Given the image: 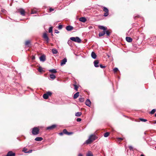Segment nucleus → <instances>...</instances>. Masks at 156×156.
Masks as SVG:
<instances>
[{"label": "nucleus", "instance_id": "nucleus-45", "mask_svg": "<svg viewBox=\"0 0 156 156\" xmlns=\"http://www.w3.org/2000/svg\"><path fill=\"white\" fill-rule=\"evenodd\" d=\"M54 9H52V8H50L49 9V11L50 12H51L52 11H54Z\"/></svg>", "mask_w": 156, "mask_h": 156}, {"label": "nucleus", "instance_id": "nucleus-53", "mask_svg": "<svg viewBox=\"0 0 156 156\" xmlns=\"http://www.w3.org/2000/svg\"><path fill=\"white\" fill-rule=\"evenodd\" d=\"M150 123H151V121H150Z\"/></svg>", "mask_w": 156, "mask_h": 156}, {"label": "nucleus", "instance_id": "nucleus-16", "mask_svg": "<svg viewBox=\"0 0 156 156\" xmlns=\"http://www.w3.org/2000/svg\"><path fill=\"white\" fill-rule=\"evenodd\" d=\"M91 55L92 57L94 59H96L97 57V55L94 52H92L91 53Z\"/></svg>", "mask_w": 156, "mask_h": 156}, {"label": "nucleus", "instance_id": "nucleus-25", "mask_svg": "<svg viewBox=\"0 0 156 156\" xmlns=\"http://www.w3.org/2000/svg\"><path fill=\"white\" fill-rule=\"evenodd\" d=\"M93 154L91 153V152L89 151H88V153L87 154V156H93Z\"/></svg>", "mask_w": 156, "mask_h": 156}, {"label": "nucleus", "instance_id": "nucleus-22", "mask_svg": "<svg viewBox=\"0 0 156 156\" xmlns=\"http://www.w3.org/2000/svg\"><path fill=\"white\" fill-rule=\"evenodd\" d=\"M43 98L44 99H47L48 98V95L46 93L44 94L43 95Z\"/></svg>", "mask_w": 156, "mask_h": 156}, {"label": "nucleus", "instance_id": "nucleus-38", "mask_svg": "<svg viewBox=\"0 0 156 156\" xmlns=\"http://www.w3.org/2000/svg\"><path fill=\"white\" fill-rule=\"evenodd\" d=\"M81 120V119L80 118H78L76 119V121L78 122H80Z\"/></svg>", "mask_w": 156, "mask_h": 156}, {"label": "nucleus", "instance_id": "nucleus-5", "mask_svg": "<svg viewBox=\"0 0 156 156\" xmlns=\"http://www.w3.org/2000/svg\"><path fill=\"white\" fill-rule=\"evenodd\" d=\"M43 37L44 39L46 41V43L47 44L49 42V39L47 36V34L46 33H44L43 34Z\"/></svg>", "mask_w": 156, "mask_h": 156}, {"label": "nucleus", "instance_id": "nucleus-42", "mask_svg": "<svg viewBox=\"0 0 156 156\" xmlns=\"http://www.w3.org/2000/svg\"><path fill=\"white\" fill-rule=\"evenodd\" d=\"M27 150V149L26 148H24L23 150V151L25 153H27V152L26 151Z\"/></svg>", "mask_w": 156, "mask_h": 156}, {"label": "nucleus", "instance_id": "nucleus-41", "mask_svg": "<svg viewBox=\"0 0 156 156\" xmlns=\"http://www.w3.org/2000/svg\"><path fill=\"white\" fill-rule=\"evenodd\" d=\"M100 66L101 68H104L105 67V66H103L101 64L100 65Z\"/></svg>", "mask_w": 156, "mask_h": 156}, {"label": "nucleus", "instance_id": "nucleus-44", "mask_svg": "<svg viewBox=\"0 0 156 156\" xmlns=\"http://www.w3.org/2000/svg\"><path fill=\"white\" fill-rule=\"evenodd\" d=\"M32 151V150H30L27 152V153H31Z\"/></svg>", "mask_w": 156, "mask_h": 156}, {"label": "nucleus", "instance_id": "nucleus-49", "mask_svg": "<svg viewBox=\"0 0 156 156\" xmlns=\"http://www.w3.org/2000/svg\"><path fill=\"white\" fill-rule=\"evenodd\" d=\"M118 140H123V139H122V138H118Z\"/></svg>", "mask_w": 156, "mask_h": 156}, {"label": "nucleus", "instance_id": "nucleus-36", "mask_svg": "<svg viewBox=\"0 0 156 156\" xmlns=\"http://www.w3.org/2000/svg\"><path fill=\"white\" fill-rule=\"evenodd\" d=\"M36 12H37L36 11L34 10H32L31 11V14H34Z\"/></svg>", "mask_w": 156, "mask_h": 156}, {"label": "nucleus", "instance_id": "nucleus-52", "mask_svg": "<svg viewBox=\"0 0 156 156\" xmlns=\"http://www.w3.org/2000/svg\"><path fill=\"white\" fill-rule=\"evenodd\" d=\"M140 156H144V154H142Z\"/></svg>", "mask_w": 156, "mask_h": 156}, {"label": "nucleus", "instance_id": "nucleus-3", "mask_svg": "<svg viewBox=\"0 0 156 156\" xmlns=\"http://www.w3.org/2000/svg\"><path fill=\"white\" fill-rule=\"evenodd\" d=\"M39 129L38 127H34L32 129V133L33 135H37L39 133Z\"/></svg>", "mask_w": 156, "mask_h": 156}, {"label": "nucleus", "instance_id": "nucleus-2", "mask_svg": "<svg viewBox=\"0 0 156 156\" xmlns=\"http://www.w3.org/2000/svg\"><path fill=\"white\" fill-rule=\"evenodd\" d=\"M99 29L103 30V31L100 32L99 34V36L100 37L103 36L105 34V30H107V27L99 25L98 26Z\"/></svg>", "mask_w": 156, "mask_h": 156}, {"label": "nucleus", "instance_id": "nucleus-11", "mask_svg": "<svg viewBox=\"0 0 156 156\" xmlns=\"http://www.w3.org/2000/svg\"><path fill=\"white\" fill-rule=\"evenodd\" d=\"M73 28V27L71 26H66V30L68 31L72 30Z\"/></svg>", "mask_w": 156, "mask_h": 156}, {"label": "nucleus", "instance_id": "nucleus-40", "mask_svg": "<svg viewBox=\"0 0 156 156\" xmlns=\"http://www.w3.org/2000/svg\"><path fill=\"white\" fill-rule=\"evenodd\" d=\"M73 134V133L72 132H68V133H67V135H71Z\"/></svg>", "mask_w": 156, "mask_h": 156}, {"label": "nucleus", "instance_id": "nucleus-1", "mask_svg": "<svg viewBox=\"0 0 156 156\" xmlns=\"http://www.w3.org/2000/svg\"><path fill=\"white\" fill-rule=\"evenodd\" d=\"M96 139V137L94 135H91L89 138V139L86 140L84 143L88 144H90Z\"/></svg>", "mask_w": 156, "mask_h": 156}, {"label": "nucleus", "instance_id": "nucleus-21", "mask_svg": "<svg viewBox=\"0 0 156 156\" xmlns=\"http://www.w3.org/2000/svg\"><path fill=\"white\" fill-rule=\"evenodd\" d=\"M52 53L54 54H56L58 53L57 50L55 48H53L52 49Z\"/></svg>", "mask_w": 156, "mask_h": 156}, {"label": "nucleus", "instance_id": "nucleus-15", "mask_svg": "<svg viewBox=\"0 0 156 156\" xmlns=\"http://www.w3.org/2000/svg\"><path fill=\"white\" fill-rule=\"evenodd\" d=\"M126 40L127 42H131L133 40L130 37H126Z\"/></svg>", "mask_w": 156, "mask_h": 156}, {"label": "nucleus", "instance_id": "nucleus-29", "mask_svg": "<svg viewBox=\"0 0 156 156\" xmlns=\"http://www.w3.org/2000/svg\"><path fill=\"white\" fill-rule=\"evenodd\" d=\"M30 42L29 41H26L25 44L26 46H28V45L30 44Z\"/></svg>", "mask_w": 156, "mask_h": 156}, {"label": "nucleus", "instance_id": "nucleus-8", "mask_svg": "<svg viewBox=\"0 0 156 156\" xmlns=\"http://www.w3.org/2000/svg\"><path fill=\"white\" fill-rule=\"evenodd\" d=\"M91 103V101H90V100L89 99H87L85 102V104H86V105L89 107L90 106Z\"/></svg>", "mask_w": 156, "mask_h": 156}, {"label": "nucleus", "instance_id": "nucleus-14", "mask_svg": "<svg viewBox=\"0 0 156 156\" xmlns=\"http://www.w3.org/2000/svg\"><path fill=\"white\" fill-rule=\"evenodd\" d=\"M79 20L81 22L84 23L86 21V19L85 17H82L79 18Z\"/></svg>", "mask_w": 156, "mask_h": 156}, {"label": "nucleus", "instance_id": "nucleus-4", "mask_svg": "<svg viewBox=\"0 0 156 156\" xmlns=\"http://www.w3.org/2000/svg\"><path fill=\"white\" fill-rule=\"evenodd\" d=\"M70 39L73 41L77 42L78 43H80L81 42V39L77 37H72L70 38Z\"/></svg>", "mask_w": 156, "mask_h": 156}, {"label": "nucleus", "instance_id": "nucleus-12", "mask_svg": "<svg viewBox=\"0 0 156 156\" xmlns=\"http://www.w3.org/2000/svg\"><path fill=\"white\" fill-rule=\"evenodd\" d=\"M56 127V125H53L51 126H48L47 128V129L48 130H51L53 129L54 128Z\"/></svg>", "mask_w": 156, "mask_h": 156}, {"label": "nucleus", "instance_id": "nucleus-51", "mask_svg": "<svg viewBox=\"0 0 156 156\" xmlns=\"http://www.w3.org/2000/svg\"><path fill=\"white\" fill-rule=\"evenodd\" d=\"M153 124H155L156 123V120L155 121V122L153 123Z\"/></svg>", "mask_w": 156, "mask_h": 156}, {"label": "nucleus", "instance_id": "nucleus-48", "mask_svg": "<svg viewBox=\"0 0 156 156\" xmlns=\"http://www.w3.org/2000/svg\"><path fill=\"white\" fill-rule=\"evenodd\" d=\"M78 156H83V155L81 154H78Z\"/></svg>", "mask_w": 156, "mask_h": 156}, {"label": "nucleus", "instance_id": "nucleus-26", "mask_svg": "<svg viewBox=\"0 0 156 156\" xmlns=\"http://www.w3.org/2000/svg\"><path fill=\"white\" fill-rule=\"evenodd\" d=\"M79 101L80 102H83L84 101V99L83 98H79Z\"/></svg>", "mask_w": 156, "mask_h": 156}, {"label": "nucleus", "instance_id": "nucleus-32", "mask_svg": "<svg viewBox=\"0 0 156 156\" xmlns=\"http://www.w3.org/2000/svg\"><path fill=\"white\" fill-rule=\"evenodd\" d=\"M140 120L142 122H146L147 120V119H143V118H140Z\"/></svg>", "mask_w": 156, "mask_h": 156}, {"label": "nucleus", "instance_id": "nucleus-7", "mask_svg": "<svg viewBox=\"0 0 156 156\" xmlns=\"http://www.w3.org/2000/svg\"><path fill=\"white\" fill-rule=\"evenodd\" d=\"M18 11L22 16H24L25 15V11L24 9L20 8L18 9Z\"/></svg>", "mask_w": 156, "mask_h": 156}, {"label": "nucleus", "instance_id": "nucleus-19", "mask_svg": "<svg viewBox=\"0 0 156 156\" xmlns=\"http://www.w3.org/2000/svg\"><path fill=\"white\" fill-rule=\"evenodd\" d=\"M50 77L51 79L53 80L55 79L56 78L55 75L53 74H51L50 75Z\"/></svg>", "mask_w": 156, "mask_h": 156}, {"label": "nucleus", "instance_id": "nucleus-43", "mask_svg": "<svg viewBox=\"0 0 156 156\" xmlns=\"http://www.w3.org/2000/svg\"><path fill=\"white\" fill-rule=\"evenodd\" d=\"M129 149L130 150H132L133 149V147L131 146H129Z\"/></svg>", "mask_w": 156, "mask_h": 156}, {"label": "nucleus", "instance_id": "nucleus-10", "mask_svg": "<svg viewBox=\"0 0 156 156\" xmlns=\"http://www.w3.org/2000/svg\"><path fill=\"white\" fill-rule=\"evenodd\" d=\"M66 62H67V59L66 58H65L61 60V62L60 63V65L61 66H62V65L65 64Z\"/></svg>", "mask_w": 156, "mask_h": 156}, {"label": "nucleus", "instance_id": "nucleus-23", "mask_svg": "<svg viewBox=\"0 0 156 156\" xmlns=\"http://www.w3.org/2000/svg\"><path fill=\"white\" fill-rule=\"evenodd\" d=\"M82 115V113L81 112H77L75 114L76 116H80Z\"/></svg>", "mask_w": 156, "mask_h": 156}, {"label": "nucleus", "instance_id": "nucleus-20", "mask_svg": "<svg viewBox=\"0 0 156 156\" xmlns=\"http://www.w3.org/2000/svg\"><path fill=\"white\" fill-rule=\"evenodd\" d=\"M49 71L51 73H56L57 72L56 69H50L49 70Z\"/></svg>", "mask_w": 156, "mask_h": 156}, {"label": "nucleus", "instance_id": "nucleus-35", "mask_svg": "<svg viewBox=\"0 0 156 156\" xmlns=\"http://www.w3.org/2000/svg\"><path fill=\"white\" fill-rule=\"evenodd\" d=\"M46 94H47L49 96H50L51 95V94H52V93L50 91H48V92Z\"/></svg>", "mask_w": 156, "mask_h": 156}, {"label": "nucleus", "instance_id": "nucleus-17", "mask_svg": "<svg viewBox=\"0 0 156 156\" xmlns=\"http://www.w3.org/2000/svg\"><path fill=\"white\" fill-rule=\"evenodd\" d=\"M43 139L41 137H37L34 140L36 141H40L43 140Z\"/></svg>", "mask_w": 156, "mask_h": 156}, {"label": "nucleus", "instance_id": "nucleus-50", "mask_svg": "<svg viewBox=\"0 0 156 156\" xmlns=\"http://www.w3.org/2000/svg\"><path fill=\"white\" fill-rule=\"evenodd\" d=\"M35 59V57L34 56H33L32 58V59Z\"/></svg>", "mask_w": 156, "mask_h": 156}, {"label": "nucleus", "instance_id": "nucleus-27", "mask_svg": "<svg viewBox=\"0 0 156 156\" xmlns=\"http://www.w3.org/2000/svg\"><path fill=\"white\" fill-rule=\"evenodd\" d=\"M73 86H74V89L75 90H76V91H77L78 90V87L75 84H74L73 85Z\"/></svg>", "mask_w": 156, "mask_h": 156}, {"label": "nucleus", "instance_id": "nucleus-31", "mask_svg": "<svg viewBox=\"0 0 156 156\" xmlns=\"http://www.w3.org/2000/svg\"><path fill=\"white\" fill-rule=\"evenodd\" d=\"M63 133L67 135V133H68V132L67 131L66 129H64L63 130Z\"/></svg>", "mask_w": 156, "mask_h": 156}, {"label": "nucleus", "instance_id": "nucleus-18", "mask_svg": "<svg viewBox=\"0 0 156 156\" xmlns=\"http://www.w3.org/2000/svg\"><path fill=\"white\" fill-rule=\"evenodd\" d=\"M79 92H77L74 95L73 98L74 99H76L79 96Z\"/></svg>", "mask_w": 156, "mask_h": 156}, {"label": "nucleus", "instance_id": "nucleus-30", "mask_svg": "<svg viewBox=\"0 0 156 156\" xmlns=\"http://www.w3.org/2000/svg\"><path fill=\"white\" fill-rule=\"evenodd\" d=\"M156 111V110L155 109H153L150 112V113L151 114H153L154 113V112Z\"/></svg>", "mask_w": 156, "mask_h": 156}, {"label": "nucleus", "instance_id": "nucleus-9", "mask_svg": "<svg viewBox=\"0 0 156 156\" xmlns=\"http://www.w3.org/2000/svg\"><path fill=\"white\" fill-rule=\"evenodd\" d=\"M40 60L41 61L44 62L46 60L45 56L44 55H42L40 57Z\"/></svg>", "mask_w": 156, "mask_h": 156}, {"label": "nucleus", "instance_id": "nucleus-13", "mask_svg": "<svg viewBox=\"0 0 156 156\" xmlns=\"http://www.w3.org/2000/svg\"><path fill=\"white\" fill-rule=\"evenodd\" d=\"M94 63L95 67H99V66L98 65L99 63V61L98 60H96L94 61Z\"/></svg>", "mask_w": 156, "mask_h": 156}, {"label": "nucleus", "instance_id": "nucleus-34", "mask_svg": "<svg viewBox=\"0 0 156 156\" xmlns=\"http://www.w3.org/2000/svg\"><path fill=\"white\" fill-rule=\"evenodd\" d=\"M42 67H39L38 68V70L40 72H41L42 71Z\"/></svg>", "mask_w": 156, "mask_h": 156}, {"label": "nucleus", "instance_id": "nucleus-28", "mask_svg": "<svg viewBox=\"0 0 156 156\" xmlns=\"http://www.w3.org/2000/svg\"><path fill=\"white\" fill-rule=\"evenodd\" d=\"M109 133L108 132H106L104 133V136L105 137H107L109 135Z\"/></svg>", "mask_w": 156, "mask_h": 156}, {"label": "nucleus", "instance_id": "nucleus-24", "mask_svg": "<svg viewBox=\"0 0 156 156\" xmlns=\"http://www.w3.org/2000/svg\"><path fill=\"white\" fill-rule=\"evenodd\" d=\"M105 34H106L108 36H109L111 34L110 32H109L108 30H105Z\"/></svg>", "mask_w": 156, "mask_h": 156}, {"label": "nucleus", "instance_id": "nucleus-37", "mask_svg": "<svg viewBox=\"0 0 156 156\" xmlns=\"http://www.w3.org/2000/svg\"><path fill=\"white\" fill-rule=\"evenodd\" d=\"M118 70V69L117 68H115L113 69V71L114 72H116Z\"/></svg>", "mask_w": 156, "mask_h": 156}, {"label": "nucleus", "instance_id": "nucleus-46", "mask_svg": "<svg viewBox=\"0 0 156 156\" xmlns=\"http://www.w3.org/2000/svg\"><path fill=\"white\" fill-rule=\"evenodd\" d=\"M63 133H63V132H61V133H59V135H61V136H62V135H63Z\"/></svg>", "mask_w": 156, "mask_h": 156}, {"label": "nucleus", "instance_id": "nucleus-39", "mask_svg": "<svg viewBox=\"0 0 156 156\" xmlns=\"http://www.w3.org/2000/svg\"><path fill=\"white\" fill-rule=\"evenodd\" d=\"M62 28V25H59L58 26V28L59 29H61Z\"/></svg>", "mask_w": 156, "mask_h": 156}, {"label": "nucleus", "instance_id": "nucleus-47", "mask_svg": "<svg viewBox=\"0 0 156 156\" xmlns=\"http://www.w3.org/2000/svg\"><path fill=\"white\" fill-rule=\"evenodd\" d=\"M55 33H59V31H58L57 30H55Z\"/></svg>", "mask_w": 156, "mask_h": 156}, {"label": "nucleus", "instance_id": "nucleus-33", "mask_svg": "<svg viewBox=\"0 0 156 156\" xmlns=\"http://www.w3.org/2000/svg\"><path fill=\"white\" fill-rule=\"evenodd\" d=\"M48 31L49 33H52V27H50L49 28Z\"/></svg>", "mask_w": 156, "mask_h": 156}, {"label": "nucleus", "instance_id": "nucleus-6", "mask_svg": "<svg viewBox=\"0 0 156 156\" xmlns=\"http://www.w3.org/2000/svg\"><path fill=\"white\" fill-rule=\"evenodd\" d=\"M103 10L105 12L104 14L105 16H107L108 15V9L105 7H103Z\"/></svg>", "mask_w": 156, "mask_h": 156}]
</instances>
